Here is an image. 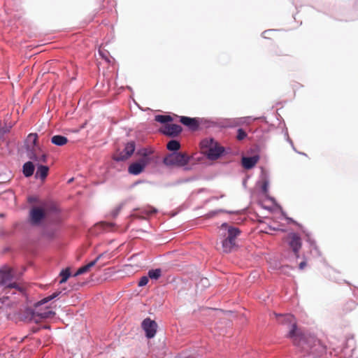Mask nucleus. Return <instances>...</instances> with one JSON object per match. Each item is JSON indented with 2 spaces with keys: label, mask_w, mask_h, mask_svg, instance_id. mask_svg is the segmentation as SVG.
Listing matches in <instances>:
<instances>
[{
  "label": "nucleus",
  "mask_w": 358,
  "mask_h": 358,
  "mask_svg": "<svg viewBox=\"0 0 358 358\" xmlns=\"http://www.w3.org/2000/svg\"><path fill=\"white\" fill-rule=\"evenodd\" d=\"M278 322L284 324H290V329L287 336L291 338L294 344L301 348L308 358H317L325 351L324 348L318 341L314 340L310 344L297 329L295 317L291 314L277 315Z\"/></svg>",
  "instance_id": "f257e3e1"
},
{
  "label": "nucleus",
  "mask_w": 358,
  "mask_h": 358,
  "mask_svg": "<svg viewBox=\"0 0 358 358\" xmlns=\"http://www.w3.org/2000/svg\"><path fill=\"white\" fill-rule=\"evenodd\" d=\"M221 229L227 231L222 235L224 238L222 241V250L225 253H230L237 246L236 238L241 234V231L238 228L229 226L227 223H223Z\"/></svg>",
  "instance_id": "f03ea898"
},
{
  "label": "nucleus",
  "mask_w": 358,
  "mask_h": 358,
  "mask_svg": "<svg viewBox=\"0 0 358 358\" xmlns=\"http://www.w3.org/2000/svg\"><path fill=\"white\" fill-rule=\"evenodd\" d=\"M38 134L31 133L27 138V145L25 146L26 153L28 158L38 162H46L47 155L43 153L41 155H37V151L41 150L40 147L37 145Z\"/></svg>",
  "instance_id": "7ed1b4c3"
},
{
  "label": "nucleus",
  "mask_w": 358,
  "mask_h": 358,
  "mask_svg": "<svg viewBox=\"0 0 358 358\" xmlns=\"http://www.w3.org/2000/svg\"><path fill=\"white\" fill-rule=\"evenodd\" d=\"M0 287L2 289H21L19 284L14 280V274L11 268L5 267L0 269Z\"/></svg>",
  "instance_id": "20e7f679"
},
{
  "label": "nucleus",
  "mask_w": 358,
  "mask_h": 358,
  "mask_svg": "<svg viewBox=\"0 0 358 358\" xmlns=\"http://www.w3.org/2000/svg\"><path fill=\"white\" fill-rule=\"evenodd\" d=\"M190 160V157L186 153L172 152L164 158V163L166 166H184Z\"/></svg>",
  "instance_id": "39448f33"
},
{
  "label": "nucleus",
  "mask_w": 358,
  "mask_h": 358,
  "mask_svg": "<svg viewBox=\"0 0 358 358\" xmlns=\"http://www.w3.org/2000/svg\"><path fill=\"white\" fill-rule=\"evenodd\" d=\"M143 157L138 162L132 163L128 168L129 173L137 176L140 174L145 167L148 164L150 158L146 150H143Z\"/></svg>",
  "instance_id": "423d86ee"
},
{
  "label": "nucleus",
  "mask_w": 358,
  "mask_h": 358,
  "mask_svg": "<svg viewBox=\"0 0 358 358\" xmlns=\"http://www.w3.org/2000/svg\"><path fill=\"white\" fill-rule=\"evenodd\" d=\"M136 145L134 141L128 142L124 149L113 156L115 162H124L128 159L134 152Z\"/></svg>",
  "instance_id": "0eeeda50"
},
{
  "label": "nucleus",
  "mask_w": 358,
  "mask_h": 358,
  "mask_svg": "<svg viewBox=\"0 0 358 358\" xmlns=\"http://www.w3.org/2000/svg\"><path fill=\"white\" fill-rule=\"evenodd\" d=\"M288 244L292 248L296 258L299 257V250L301 248V239L296 233H290L287 236Z\"/></svg>",
  "instance_id": "6e6552de"
},
{
  "label": "nucleus",
  "mask_w": 358,
  "mask_h": 358,
  "mask_svg": "<svg viewBox=\"0 0 358 358\" xmlns=\"http://www.w3.org/2000/svg\"><path fill=\"white\" fill-rule=\"evenodd\" d=\"M142 328L145 332V336L148 338L155 337L157 333V324L155 321L152 320L150 318H145L142 322Z\"/></svg>",
  "instance_id": "1a4fd4ad"
},
{
  "label": "nucleus",
  "mask_w": 358,
  "mask_h": 358,
  "mask_svg": "<svg viewBox=\"0 0 358 358\" xmlns=\"http://www.w3.org/2000/svg\"><path fill=\"white\" fill-rule=\"evenodd\" d=\"M224 152V148L217 142L209 150L205 151V155L208 159L214 161L222 156Z\"/></svg>",
  "instance_id": "9d476101"
},
{
  "label": "nucleus",
  "mask_w": 358,
  "mask_h": 358,
  "mask_svg": "<svg viewBox=\"0 0 358 358\" xmlns=\"http://www.w3.org/2000/svg\"><path fill=\"white\" fill-rule=\"evenodd\" d=\"M180 122L190 130L195 131L199 129V124L203 122V120L197 117L180 116Z\"/></svg>",
  "instance_id": "9b49d317"
},
{
  "label": "nucleus",
  "mask_w": 358,
  "mask_h": 358,
  "mask_svg": "<svg viewBox=\"0 0 358 358\" xmlns=\"http://www.w3.org/2000/svg\"><path fill=\"white\" fill-rule=\"evenodd\" d=\"M182 127L179 124H166L160 131L167 136L176 137L182 132Z\"/></svg>",
  "instance_id": "f8f14e48"
},
{
  "label": "nucleus",
  "mask_w": 358,
  "mask_h": 358,
  "mask_svg": "<svg viewBox=\"0 0 358 358\" xmlns=\"http://www.w3.org/2000/svg\"><path fill=\"white\" fill-rule=\"evenodd\" d=\"M31 222L34 224L41 223L42 220L45 218V214L43 209L39 208H34L30 213Z\"/></svg>",
  "instance_id": "ddd939ff"
},
{
  "label": "nucleus",
  "mask_w": 358,
  "mask_h": 358,
  "mask_svg": "<svg viewBox=\"0 0 358 358\" xmlns=\"http://www.w3.org/2000/svg\"><path fill=\"white\" fill-rule=\"evenodd\" d=\"M260 177L261 181L258 182V184L260 186L262 192L266 194L268 192V186L270 182L269 176L266 171L262 170Z\"/></svg>",
  "instance_id": "4468645a"
},
{
  "label": "nucleus",
  "mask_w": 358,
  "mask_h": 358,
  "mask_svg": "<svg viewBox=\"0 0 358 358\" xmlns=\"http://www.w3.org/2000/svg\"><path fill=\"white\" fill-rule=\"evenodd\" d=\"M105 255H106L105 252L99 255L94 260H93V261L90 262V263H88L87 264L79 268L78 269V271L76 272V273L74 274V276H77V275L83 274V273H86L87 271H88L90 270V268H92V266H94L100 259H101L102 257H103L105 256Z\"/></svg>",
  "instance_id": "2eb2a0df"
},
{
  "label": "nucleus",
  "mask_w": 358,
  "mask_h": 358,
  "mask_svg": "<svg viewBox=\"0 0 358 358\" xmlns=\"http://www.w3.org/2000/svg\"><path fill=\"white\" fill-rule=\"evenodd\" d=\"M157 212V209L148 206L141 209H139L138 213H136L134 215L137 217L142 218V219H146L147 217L155 214Z\"/></svg>",
  "instance_id": "dca6fc26"
},
{
  "label": "nucleus",
  "mask_w": 358,
  "mask_h": 358,
  "mask_svg": "<svg viewBox=\"0 0 358 358\" xmlns=\"http://www.w3.org/2000/svg\"><path fill=\"white\" fill-rule=\"evenodd\" d=\"M258 159V156L244 157L242 159V164L245 169H250L255 166Z\"/></svg>",
  "instance_id": "f3484780"
},
{
  "label": "nucleus",
  "mask_w": 358,
  "mask_h": 358,
  "mask_svg": "<svg viewBox=\"0 0 358 358\" xmlns=\"http://www.w3.org/2000/svg\"><path fill=\"white\" fill-rule=\"evenodd\" d=\"M99 54L101 58L105 61L106 65L114 66L115 64L114 58L110 55L109 52L107 50L100 49L99 50Z\"/></svg>",
  "instance_id": "a211bd4d"
},
{
  "label": "nucleus",
  "mask_w": 358,
  "mask_h": 358,
  "mask_svg": "<svg viewBox=\"0 0 358 358\" xmlns=\"http://www.w3.org/2000/svg\"><path fill=\"white\" fill-rule=\"evenodd\" d=\"M217 142L213 138H204L200 142L201 149L205 153V151L209 150Z\"/></svg>",
  "instance_id": "6ab92c4d"
},
{
  "label": "nucleus",
  "mask_w": 358,
  "mask_h": 358,
  "mask_svg": "<svg viewBox=\"0 0 358 358\" xmlns=\"http://www.w3.org/2000/svg\"><path fill=\"white\" fill-rule=\"evenodd\" d=\"M68 142V138L62 135H55L51 138V143L57 146H63Z\"/></svg>",
  "instance_id": "aec40b11"
},
{
  "label": "nucleus",
  "mask_w": 358,
  "mask_h": 358,
  "mask_svg": "<svg viewBox=\"0 0 358 358\" xmlns=\"http://www.w3.org/2000/svg\"><path fill=\"white\" fill-rule=\"evenodd\" d=\"M22 172L25 177H30L34 174V165L31 162H27L22 166Z\"/></svg>",
  "instance_id": "412c9836"
},
{
  "label": "nucleus",
  "mask_w": 358,
  "mask_h": 358,
  "mask_svg": "<svg viewBox=\"0 0 358 358\" xmlns=\"http://www.w3.org/2000/svg\"><path fill=\"white\" fill-rule=\"evenodd\" d=\"M251 117H245L241 119H229L224 124L225 127H236L245 122V120H250Z\"/></svg>",
  "instance_id": "4be33fe9"
},
{
  "label": "nucleus",
  "mask_w": 358,
  "mask_h": 358,
  "mask_svg": "<svg viewBox=\"0 0 358 358\" xmlns=\"http://www.w3.org/2000/svg\"><path fill=\"white\" fill-rule=\"evenodd\" d=\"M49 168L47 166L38 165L36 173V177L44 180L48 173Z\"/></svg>",
  "instance_id": "5701e85b"
},
{
  "label": "nucleus",
  "mask_w": 358,
  "mask_h": 358,
  "mask_svg": "<svg viewBox=\"0 0 358 358\" xmlns=\"http://www.w3.org/2000/svg\"><path fill=\"white\" fill-rule=\"evenodd\" d=\"M55 315V313L50 309L43 311H36L34 315L38 317L40 319L51 318Z\"/></svg>",
  "instance_id": "b1692460"
},
{
  "label": "nucleus",
  "mask_w": 358,
  "mask_h": 358,
  "mask_svg": "<svg viewBox=\"0 0 358 358\" xmlns=\"http://www.w3.org/2000/svg\"><path fill=\"white\" fill-rule=\"evenodd\" d=\"M62 292H55L54 293H52V294H50V296H48L46 297H44L43 299H42L41 301H39L38 302H37L36 303V307L37 306H42L43 304H45L47 303L48 302L50 301L52 299H55V298H57Z\"/></svg>",
  "instance_id": "393cba45"
},
{
  "label": "nucleus",
  "mask_w": 358,
  "mask_h": 358,
  "mask_svg": "<svg viewBox=\"0 0 358 358\" xmlns=\"http://www.w3.org/2000/svg\"><path fill=\"white\" fill-rule=\"evenodd\" d=\"M166 148L173 152H178L180 148V143L177 140H171L168 142Z\"/></svg>",
  "instance_id": "a878e982"
},
{
  "label": "nucleus",
  "mask_w": 358,
  "mask_h": 358,
  "mask_svg": "<svg viewBox=\"0 0 358 358\" xmlns=\"http://www.w3.org/2000/svg\"><path fill=\"white\" fill-rule=\"evenodd\" d=\"M155 121L162 123V124H166L168 122H172L173 118L170 115H157L155 117Z\"/></svg>",
  "instance_id": "bb28decb"
},
{
  "label": "nucleus",
  "mask_w": 358,
  "mask_h": 358,
  "mask_svg": "<svg viewBox=\"0 0 358 358\" xmlns=\"http://www.w3.org/2000/svg\"><path fill=\"white\" fill-rule=\"evenodd\" d=\"M148 275L152 280H158L162 275V269H150L148 271Z\"/></svg>",
  "instance_id": "cd10ccee"
},
{
  "label": "nucleus",
  "mask_w": 358,
  "mask_h": 358,
  "mask_svg": "<svg viewBox=\"0 0 358 358\" xmlns=\"http://www.w3.org/2000/svg\"><path fill=\"white\" fill-rule=\"evenodd\" d=\"M60 276H61V280H59L60 284H62V283L66 282L68 278L71 276V272H70L69 268L63 269L60 272Z\"/></svg>",
  "instance_id": "c85d7f7f"
},
{
  "label": "nucleus",
  "mask_w": 358,
  "mask_h": 358,
  "mask_svg": "<svg viewBox=\"0 0 358 358\" xmlns=\"http://www.w3.org/2000/svg\"><path fill=\"white\" fill-rule=\"evenodd\" d=\"M247 133L241 128L237 130L236 138L238 141H243L247 137Z\"/></svg>",
  "instance_id": "c756f323"
},
{
  "label": "nucleus",
  "mask_w": 358,
  "mask_h": 358,
  "mask_svg": "<svg viewBox=\"0 0 358 358\" xmlns=\"http://www.w3.org/2000/svg\"><path fill=\"white\" fill-rule=\"evenodd\" d=\"M123 206H124V203H121L115 209H113L111 211L110 215H111L112 217L115 218L119 215L120 212L121 211L122 208H123Z\"/></svg>",
  "instance_id": "7c9ffc66"
},
{
  "label": "nucleus",
  "mask_w": 358,
  "mask_h": 358,
  "mask_svg": "<svg viewBox=\"0 0 358 358\" xmlns=\"http://www.w3.org/2000/svg\"><path fill=\"white\" fill-rule=\"evenodd\" d=\"M148 278H149L148 275V276H145V275L142 276L138 281V286L139 287L145 286L148 283V281H149Z\"/></svg>",
  "instance_id": "2f4dec72"
},
{
  "label": "nucleus",
  "mask_w": 358,
  "mask_h": 358,
  "mask_svg": "<svg viewBox=\"0 0 358 358\" xmlns=\"http://www.w3.org/2000/svg\"><path fill=\"white\" fill-rule=\"evenodd\" d=\"M285 136L287 138V141L290 143V145L293 147L294 145H293V142L289 138V135H288V131H287V129H285Z\"/></svg>",
  "instance_id": "473e14b6"
},
{
  "label": "nucleus",
  "mask_w": 358,
  "mask_h": 358,
  "mask_svg": "<svg viewBox=\"0 0 358 358\" xmlns=\"http://www.w3.org/2000/svg\"><path fill=\"white\" fill-rule=\"evenodd\" d=\"M57 60H50V61L46 62L45 64L48 66H56L57 64Z\"/></svg>",
  "instance_id": "72a5a7b5"
},
{
  "label": "nucleus",
  "mask_w": 358,
  "mask_h": 358,
  "mask_svg": "<svg viewBox=\"0 0 358 358\" xmlns=\"http://www.w3.org/2000/svg\"><path fill=\"white\" fill-rule=\"evenodd\" d=\"M348 305H349L350 307L349 308H346L347 310H351L355 307V303L354 301H350V303H348Z\"/></svg>",
  "instance_id": "f704fd0d"
},
{
  "label": "nucleus",
  "mask_w": 358,
  "mask_h": 358,
  "mask_svg": "<svg viewBox=\"0 0 358 358\" xmlns=\"http://www.w3.org/2000/svg\"><path fill=\"white\" fill-rule=\"evenodd\" d=\"M37 201H38V199L35 196H29L28 198V201L29 203H35V202H37Z\"/></svg>",
  "instance_id": "c9c22d12"
},
{
  "label": "nucleus",
  "mask_w": 358,
  "mask_h": 358,
  "mask_svg": "<svg viewBox=\"0 0 358 358\" xmlns=\"http://www.w3.org/2000/svg\"><path fill=\"white\" fill-rule=\"evenodd\" d=\"M306 266V261H303L301 262L299 265V269L302 270L304 268V267Z\"/></svg>",
  "instance_id": "e433bc0d"
},
{
  "label": "nucleus",
  "mask_w": 358,
  "mask_h": 358,
  "mask_svg": "<svg viewBox=\"0 0 358 358\" xmlns=\"http://www.w3.org/2000/svg\"><path fill=\"white\" fill-rule=\"evenodd\" d=\"M205 122L208 123V127H211V126H215V122H213V121L205 120Z\"/></svg>",
  "instance_id": "4c0bfd02"
},
{
  "label": "nucleus",
  "mask_w": 358,
  "mask_h": 358,
  "mask_svg": "<svg viewBox=\"0 0 358 358\" xmlns=\"http://www.w3.org/2000/svg\"><path fill=\"white\" fill-rule=\"evenodd\" d=\"M286 220H288L289 222H295L292 218H290V217H286Z\"/></svg>",
  "instance_id": "58836bf2"
},
{
  "label": "nucleus",
  "mask_w": 358,
  "mask_h": 358,
  "mask_svg": "<svg viewBox=\"0 0 358 358\" xmlns=\"http://www.w3.org/2000/svg\"><path fill=\"white\" fill-rule=\"evenodd\" d=\"M308 241H310V244H314V241H311L309 238H308Z\"/></svg>",
  "instance_id": "ea45409f"
},
{
  "label": "nucleus",
  "mask_w": 358,
  "mask_h": 358,
  "mask_svg": "<svg viewBox=\"0 0 358 358\" xmlns=\"http://www.w3.org/2000/svg\"><path fill=\"white\" fill-rule=\"evenodd\" d=\"M72 180H73V178L70 179V180H69V182H72Z\"/></svg>",
  "instance_id": "a19ab883"
},
{
  "label": "nucleus",
  "mask_w": 358,
  "mask_h": 358,
  "mask_svg": "<svg viewBox=\"0 0 358 358\" xmlns=\"http://www.w3.org/2000/svg\"><path fill=\"white\" fill-rule=\"evenodd\" d=\"M357 291H358V289H357Z\"/></svg>",
  "instance_id": "79ce46f5"
}]
</instances>
